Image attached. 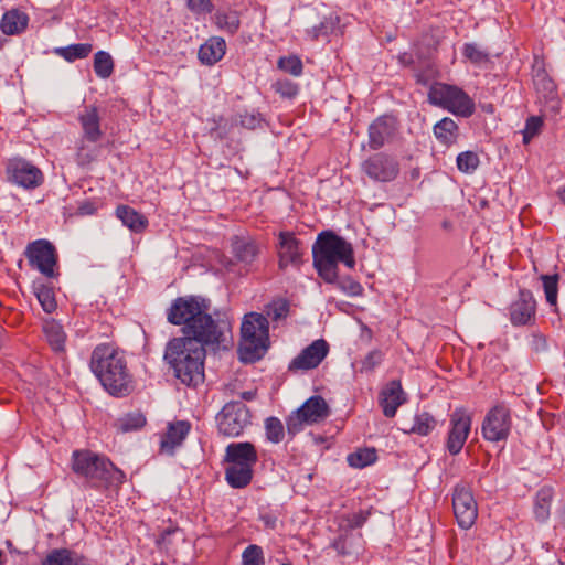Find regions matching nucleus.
Wrapping results in <instances>:
<instances>
[{
  "label": "nucleus",
  "mask_w": 565,
  "mask_h": 565,
  "mask_svg": "<svg viewBox=\"0 0 565 565\" xmlns=\"http://www.w3.org/2000/svg\"><path fill=\"white\" fill-rule=\"evenodd\" d=\"M207 306L198 298H178L168 312V321L175 326L183 324L185 337L198 338L207 344L227 348L231 324L224 319L214 320L207 313Z\"/></svg>",
  "instance_id": "f257e3e1"
},
{
  "label": "nucleus",
  "mask_w": 565,
  "mask_h": 565,
  "mask_svg": "<svg viewBox=\"0 0 565 565\" xmlns=\"http://www.w3.org/2000/svg\"><path fill=\"white\" fill-rule=\"evenodd\" d=\"M205 341L198 338H173L167 344L164 359L181 383L198 386L204 381Z\"/></svg>",
  "instance_id": "f03ea898"
},
{
  "label": "nucleus",
  "mask_w": 565,
  "mask_h": 565,
  "mask_svg": "<svg viewBox=\"0 0 565 565\" xmlns=\"http://www.w3.org/2000/svg\"><path fill=\"white\" fill-rule=\"evenodd\" d=\"M90 367L111 395L126 396L134 390L124 352L113 344L104 343L94 349Z\"/></svg>",
  "instance_id": "7ed1b4c3"
},
{
  "label": "nucleus",
  "mask_w": 565,
  "mask_h": 565,
  "mask_svg": "<svg viewBox=\"0 0 565 565\" xmlns=\"http://www.w3.org/2000/svg\"><path fill=\"white\" fill-rule=\"evenodd\" d=\"M312 254L318 275L328 284L337 281L339 263H343L349 268L355 266L352 245L331 232L319 234Z\"/></svg>",
  "instance_id": "20e7f679"
},
{
  "label": "nucleus",
  "mask_w": 565,
  "mask_h": 565,
  "mask_svg": "<svg viewBox=\"0 0 565 565\" xmlns=\"http://www.w3.org/2000/svg\"><path fill=\"white\" fill-rule=\"evenodd\" d=\"M73 471L85 479L88 487L94 489L118 490L126 480V475L105 456L90 450L73 452Z\"/></svg>",
  "instance_id": "39448f33"
},
{
  "label": "nucleus",
  "mask_w": 565,
  "mask_h": 565,
  "mask_svg": "<svg viewBox=\"0 0 565 565\" xmlns=\"http://www.w3.org/2000/svg\"><path fill=\"white\" fill-rule=\"evenodd\" d=\"M225 479L235 489L247 487L253 479V468L258 461L255 446L250 443H231L225 449Z\"/></svg>",
  "instance_id": "423d86ee"
},
{
  "label": "nucleus",
  "mask_w": 565,
  "mask_h": 565,
  "mask_svg": "<svg viewBox=\"0 0 565 565\" xmlns=\"http://www.w3.org/2000/svg\"><path fill=\"white\" fill-rule=\"evenodd\" d=\"M239 356L243 362L253 363L265 354L268 349V320L257 312L247 313L243 320Z\"/></svg>",
  "instance_id": "0eeeda50"
},
{
  "label": "nucleus",
  "mask_w": 565,
  "mask_h": 565,
  "mask_svg": "<svg viewBox=\"0 0 565 565\" xmlns=\"http://www.w3.org/2000/svg\"><path fill=\"white\" fill-rule=\"evenodd\" d=\"M428 102L462 118L470 117L476 110L473 99L463 89L440 82L430 85Z\"/></svg>",
  "instance_id": "6e6552de"
},
{
  "label": "nucleus",
  "mask_w": 565,
  "mask_h": 565,
  "mask_svg": "<svg viewBox=\"0 0 565 565\" xmlns=\"http://www.w3.org/2000/svg\"><path fill=\"white\" fill-rule=\"evenodd\" d=\"M78 121L82 129V139L77 147L76 161L79 166H87L95 160L97 149L86 145V142L96 143L103 137L100 115L97 106H85L78 114Z\"/></svg>",
  "instance_id": "1a4fd4ad"
},
{
  "label": "nucleus",
  "mask_w": 565,
  "mask_h": 565,
  "mask_svg": "<svg viewBox=\"0 0 565 565\" xmlns=\"http://www.w3.org/2000/svg\"><path fill=\"white\" fill-rule=\"evenodd\" d=\"M330 414L329 405L321 396H311L302 406L292 412L286 419L287 431L295 436L306 425H315L323 422Z\"/></svg>",
  "instance_id": "9d476101"
},
{
  "label": "nucleus",
  "mask_w": 565,
  "mask_h": 565,
  "mask_svg": "<svg viewBox=\"0 0 565 565\" xmlns=\"http://www.w3.org/2000/svg\"><path fill=\"white\" fill-rule=\"evenodd\" d=\"M216 423L222 435L237 437L250 423L249 409L243 402H230L217 414Z\"/></svg>",
  "instance_id": "9b49d317"
},
{
  "label": "nucleus",
  "mask_w": 565,
  "mask_h": 565,
  "mask_svg": "<svg viewBox=\"0 0 565 565\" xmlns=\"http://www.w3.org/2000/svg\"><path fill=\"white\" fill-rule=\"evenodd\" d=\"M25 256L31 267L38 269L47 278L57 276V253L52 243L46 239H38L28 245Z\"/></svg>",
  "instance_id": "f8f14e48"
},
{
  "label": "nucleus",
  "mask_w": 565,
  "mask_h": 565,
  "mask_svg": "<svg viewBox=\"0 0 565 565\" xmlns=\"http://www.w3.org/2000/svg\"><path fill=\"white\" fill-rule=\"evenodd\" d=\"M512 427L510 409L500 404L492 407L482 422V436L489 441L505 440Z\"/></svg>",
  "instance_id": "ddd939ff"
},
{
  "label": "nucleus",
  "mask_w": 565,
  "mask_h": 565,
  "mask_svg": "<svg viewBox=\"0 0 565 565\" xmlns=\"http://www.w3.org/2000/svg\"><path fill=\"white\" fill-rule=\"evenodd\" d=\"M452 509L455 518L462 529H470L478 516V507L471 490L465 486H457L452 494Z\"/></svg>",
  "instance_id": "4468645a"
},
{
  "label": "nucleus",
  "mask_w": 565,
  "mask_h": 565,
  "mask_svg": "<svg viewBox=\"0 0 565 565\" xmlns=\"http://www.w3.org/2000/svg\"><path fill=\"white\" fill-rule=\"evenodd\" d=\"M362 171L373 181L390 182L397 177L399 164L393 157L379 152L363 161Z\"/></svg>",
  "instance_id": "2eb2a0df"
},
{
  "label": "nucleus",
  "mask_w": 565,
  "mask_h": 565,
  "mask_svg": "<svg viewBox=\"0 0 565 565\" xmlns=\"http://www.w3.org/2000/svg\"><path fill=\"white\" fill-rule=\"evenodd\" d=\"M8 179L19 186L35 189L43 182V173L31 162L14 158L7 163Z\"/></svg>",
  "instance_id": "dca6fc26"
},
{
  "label": "nucleus",
  "mask_w": 565,
  "mask_h": 565,
  "mask_svg": "<svg viewBox=\"0 0 565 565\" xmlns=\"http://www.w3.org/2000/svg\"><path fill=\"white\" fill-rule=\"evenodd\" d=\"M471 416L462 408L456 409L450 415V429L448 433L446 448L450 455H458L471 429Z\"/></svg>",
  "instance_id": "f3484780"
},
{
  "label": "nucleus",
  "mask_w": 565,
  "mask_h": 565,
  "mask_svg": "<svg viewBox=\"0 0 565 565\" xmlns=\"http://www.w3.org/2000/svg\"><path fill=\"white\" fill-rule=\"evenodd\" d=\"M329 344L319 339L303 349L289 364V371H308L316 369L327 356Z\"/></svg>",
  "instance_id": "a211bd4d"
},
{
  "label": "nucleus",
  "mask_w": 565,
  "mask_h": 565,
  "mask_svg": "<svg viewBox=\"0 0 565 565\" xmlns=\"http://www.w3.org/2000/svg\"><path fill=\"white\" fill-rule=\"evenodd\" d=\"M536 300L527 289H521L519 297L510 306V320L513 326H527L535 322Z\"/></svg>",
  "instance_id": "6ab92c4d"
},
{
  "label": "nucleus",
  "mask_w": 565,
  "mask_h": 565,
  "mask_svg": "<svg viewBox=\"0 0 565 565\" xmlns=\"http://www.w3.org/2000/svg\"><path fill=\"white\" fill-rule=\"evenodd\" d=\"M303 247L301 242L290 232L279 233L278 257L279 268L298 267L302 263Z\"/></svg>",
  "instance_id": "aec40b11"
},
{
  "label": "nucleus",
  "mask_w": 565,
  "mask_h": 565,
  "mask_svg": "<svg viewBox=\"0 0 565 565\" xmlns=\"http://www.w3.org/2000/svg\"><path fill=\"white\" fill-rule=\"evenodd\" d=\"M397 131V121L390 116L375 119L369 127V146L372 150L381 149L393 140Z\"/></svg>",
  "instance_id": "412c9836"
},
{
  "label": "nucleus",
  "mask_w": 565,
  "mask_h": 565,
  "mask_svg": "<svg viewBox=\"0 0 565 565\" xmlns=\"http://www.w3.org/2000/svg\"><path fill=\"white\" fill-rule=\"evenodd\" d=\"M406 394L402 388L401 381H390L379 394V404L384 416L392 418L401 405L406 402Z\"/></svg>",
  "instance_id": "4be33fe9"
},
{
  "label": "nucleus",
  "mask_w": 565,
  "mask_h": 565,
  "mask_svg": "<svg viewBox=\"0 0 565 565\" xmlns=\"http://www.w3.org/2000/svg\"><path fill=\"white\" fill-rule=\"evenodd\" d=\"M190 428V424L185 420L169 424L168 430L161 439V450L172 454L173 450L185 439Z\"/></svg>",
  "instance_id": "5701e85b"
},
{
  "label": "nucleus",
  "mask_w": 565,
  "mask_h": 565,
  "mask_svg": "<svg viewBox=\"0 0 565 565\" xmlns=\"http://www.w3.org/2000/svg\"><path fill=\"white\" fill-rule=\"evenodd\" d=\"M226 52V42L221 36H212L199 49V60L204 65H214L223 58Z\"/></svg>",
  "instance_id": "b1692460"
},
{
  "label": "nucleus",
  "mask_w": 565,
  "mask_h": 565,
  "mask_svg": "<svg viewBox=\"0 0 565 565\" xmlns=\"http://www.w3.org/2000/svg\"><path fill=\"white\" fill-rule=\"evenodd\" d=\"M116 215L124 223V225H126L132 232L141 233L148 226L147 217L130 206H118L116 210Z\"/></svg>",
  "instance_id": "393cba45"
},
{
  "label": "nucleus",
  "mask_w": 565,
  "mask_h": 565,
  "mask_svg": "<svg viewBox=\"0 0 565 565\" xmlns=\"http://www.w3.org/2000/svg\"><path fill=\"white\" fill-rule=\"evenodd\" d=\"M45 338L55 352H62L65 348L66 334L63 327L55 320H46L43 324Z\"/></svg>",
  "instance_id": "a878e982"
},
{
  "label": "nucleus",
  "mask_w": 565,
  "mask_h": 565,
  "mask_svg": "<svg viewBox=\"0 0 565 565\" xmlns=\"http://www.w3.org/2000/svg\"><path fill=\"white\" fill-rule=\"evenodd\" d=\"M458 130L457 124L448 117L443 118L434 126L435 137L447 147L456 143Z\"/></svg>",
  "instance_id": "bb28decb"
},
{
  "label": "nucleus",
  "mask_w": 565,
  "mask_h": 565,
  "mask_svg": "<svg viewBox=\"0 0 565 565\" xmlns=\"http://www.w3.org/2000/svg\"><path fill=\"white\" fill-rule=\"evenodd\" d=\"M26 24L28 17L24 13L11 10L3 14L0 28L4 34L12 35L23 31Z\"/></svg>",
  "instance_id": "cd10ccee"
},
{
  "label": "nucleus",
  "mask_w": 565,
  "mask_h": 565,
  "mask_svg": "<svg viewBox=\"0 0 565 565\" xmlns=\"http://www.w3.org/2000/svg\"><path fill=\"white\" fill-rule=\"evenodd\" d=\"M214 21L220 30H223L231 35H234L241 26L237 11H217L214 14Z\"/></svg>",
  "instance_id": "c85d7f7f"
},
{
  "label": "nucleus",
  "mask_w": 565,
  "mask_h": 565,
  "mask_svg": "<svg viewBox=\"0 0 565 565\" xmlns=\"http://www.w3.org/2000/svg\"><path fill=\"white\" fill-rule=\"evenodd\" d=\"M235 256L246 264L252 263L258 254V246L254 241L236 237L233 242Z\"/></svg>",
  "instance_id": "c756f323"
},
{
  "label": "nucleus",
  "mask_w": 565,
  "mask_h": 565,
  "mask_svg": "<svg viewBox=\"0 0 565 565\" xmlns=\"http://www.w3.org/2000/svg\"><path fill=\"white\" fill-rule=\"evenodd\" d=\"M552 498L553 490L548 487H544L537 491L534 504V514L536 520L540 522H544L550 516Z\"/></svg>",
  "instance_id": "7c9ffc66"
},
{
  "label": "nucleus",
  "mask_w": 565,
  "mask_h": 565,
  "mask_svg": "<svg viewBox=\"0 0 565 565\" xmlns=\"http://www.w3.org/2000/svg\"><path fill=\"white\" fill-rule=\"evenodd\" d=\"M360 543L361 535L344 533L333 541L332 547L338 552L339 555L344 556L356 552Z\"/></svg>",
  "instance_id": "2f4dec72"
},
{
  "label": "nucleus",
  "mask_w": 565,
  "mask_h": 565,
  "mask_svg": "<svg viewBox=\"0 0 565 565\" xmlns=\"http://www.w3.org/2000/svg\"><path fill=\"white\" fill-rule=\"evenodd\" d=\"M377 459V455L374 448H363L348 456V463L353 468H364L372 465Z\"/></svg>",
  "instance_id": "473e14b6"
},
{
  "label": "nucleus",
  "mask_w": 565,
  "mask_h": 565,
  "mask_svg": "<svg viewBox=\"0 0 565 565\" xmlns=\"http://www.w3.org/2000/svg\"><path fill=\"white\" fill-rule=\"evenodd\" d=\"M94 71L100 78H108L114 72V61L109 53L98 51L94 56Z\"/></svg>",
  "instance_id": "72a5a7b5"
},
{
  "label": "nucleus",
  "mask_w": 565,
  "mask_h": 565,
  "mask_svg": "<svg viewBox=\"0 0 565 565\" xmlns=\"http://www.w3.org/2000/svg\"><path fill=\"white\" fill-rule=\"evenodd\" d=\"M146 424V418L141 413H130L126 414L122 417L116 420V428L119 431L127 433L131 430H137Z\"/></svg>",
  "instance_id": "f704fd0d"
},
{
  "label": "nucleus",
  "mask_w": 565,
  "mask_h": 565,
  "mask_svg": "<svg viewBox=\"0 0 565 565\" xmlns=\"http://www.w3.org/2000/svg\"><path fill=\"white\" fill-rule=\"evenodd\" d=\"M93 50V45L89 43L72 44L66 47L57 50V53L68 62H73L78 58H85L89 55Z\"/></svg>",
  "instance_id": "c9c22d12"
},
{
  "label": "nucleus",
  "mask_w": 565,
  "mask_h": 565,
  "mask_svg": "<svg viewBox=\"0 0 565 565\" xmlns=\"http://www.w3.org/2000/svg\"><path fill=\"white\" fill-rule=\"evenodd\" d=\"M35 296L46 313L55 311L57 303L55 300L54 290L45 285H39L35 288Z\"/></svg>",
  "instance_id": "e433bc0d"
},
{
  "label": "nucleus",
  "mask_w": 565,
  "mask_h": 565,
  "mask_svg": "<svg viewBox=\"0 0 565 565\" xmlns=\"http://www.w3.org/2000/svg\"><path fill=\"white\" fill-rule=\"evenodd\" d=\"M435 418L428 413H422L415 416L414 424L411 426L409 431L420 436H426L435 428Z\"/></svg>",
  "instance_id": "4c0bfd02"
},
{
  "label": "nucleus",
  "mask_w": 565,
  "mask_h": 565,
  "mask_svg": "<svg viewBox=\"0 0 565 565\" xmlns=\"http://www.w3.org/2000/svg\"><path fill=\"white\" fill-rule=\"evenodd\" d=\"M544 294L547 303L553 307L557 306V294H558V275H542Z\"/></svg>",
  "instance_id": "58836bf2"
},
{
  "label": "nucleus",
  "mask_w": 565,
  "mask_h": 565,
  "mask_svg": "<svg viewBox=\"0 0 565 565\" xmlns=\"http://www.w3.org/2000/svg\"><path fill=\"white\" fill-rule=\"evenodd\" d=\"M289 313V303L285 299H276L266 306V315L273 321L286 319Z\"/></svg>",
  "instance_id": "ea45409f"
},
{
  "label": "nucleus",
  "mask_w": 565,
  "mask_h": 565,
  "mask_svg": "<svg viewBox=\"0 0 565 565\" xmlns=\"http://www.w3.org/2000/svg\"><path fill=\"white\" fill-rule=\"evenodd\" d=\"M42 565H78L67 550H55L42 562Z\"/></svg>",
  "instance_id": "a19ab883"
},
{
  "label": "nucleus",
  "mask_w": 565,
  "mask_h": 565,
  "mask_svg": "<svg viewBox=\"0 0 565 565\" xmlns=\"http://www.w3.org/2000/svg\"><path fill=\"white\" fill-rule=\"evenodd\" d=\"M463 56L475 65H482L489 62V54L477 44L467 43L463 46Z\"/></svg>",
  "instance_id": "79ce46f5"
},
{
  "label": "nucleus",
  "mask_w": 565,
  "mask_h": 565,
  "mask_svg": "<svg viewBox=\"0 0 565 565\" xmlns=\"http://www.w3.org/2000/svg\"><path fill=\"white\" fill-rule=\"evenodd\" d=\"M242 565H265L263 548L256 544L248 545L242 554Z\"/></svg>",
  "instance_id": "37998d69"
},
{
  "label": "nucleus",
  "mask_w": 565,
  "mask_h": 565,
  "mask_svg": "<svg viewBox=\"0 0 565 565\" xmlns=\"http://www.w3.org/2000/svg\"><path fill=\"white\" fill-rule=\"evenodd\" d=\"M266 436L271 443H279L282 440L285 431L284 425L277 417H269L265 422Z\"/></svg>",
  "instance_id": "c03bdc74"
},
{
  "label": "nucleus",
  "mask_w": 565,
  "mask_h": 565,
  "mask_svg": "<svg viewBox=\"0 0 565 565\" xmlns=\"http://www.w3.org/2000/svg\"><path fill=\"white\" fill-rule=\"evenodd\" d=\"M479 166L478 154L472 151H465L457 157V167L460 171L469 173Z\"/></svg>",
  "instance_id": "a18cd8bd"
},
{
  "label": "nucleus",
  "mask_w": 565,
  "mask_h": 565,
  "mask_svg": "<svg viewBox=\"0 0 565 565\" xmlns=\"http://www.w3.org/2000/svg\"><path fill=\"white\" fill-rule=\"evenodd\" d=\"M278 67L294 76L301 75L303 68L301 60L297 56L280 57L278 61Z\"/></svg>",
  "instance_id": "49530a36"
},
{
  "label": "nucleus",
  "mask_w": 565,
  "mask_h": 565,
  "mask_svg": "<svg viewBox=\"0 0 565 565\" xmlns=\"http://www.w3.org/2000/svg\"><path fill=\"white\" fill-rule=\"evenodd\" d=\"M543 119L539 116H531L526 119L523 130V142L527 145L542 129Z\"/></svg>",
  "instance_id": "de8ad7c7"
},
{
  "label": "nucleus",
  "mask_w": 565,
  "mask_h": 565,
  "mask_svg": "<svg viewBox=\"0 0 565 565\" xmlns=\"http://www.w3.org/2000/svg\"><path fill=\"white\" fill-rule=\"evenodd\" d=\"M383 361V353L380 350H373L361 361V373H370Z\"/></svg>",
  "instance_id": "09e8293b"
},
{
  "label": "nucleus",
  "mask_w": 565,
  "mask_h": 565,
  "mask_svg": "<svg viewBox=\"0 0 565 565\" xmlns=\"http://www.w3.org/2000/svg\"><path fill=\"white\" fill-rule=\"evenodd\" d=\"M335 282L338 287L349 296H361L363 294L362 285L351 277H344Z\"/></svg>",
  "instance_id": "8fccbe9b"
},
{
  "label": "nucleus",
  "mask_w": 565,
  "mask_h": 565,
  "mask_svg": "<svg viewBox=\"0 0 565 565\" xmlns=\"http://www.w3.org/2000/svg\"><path fill=\"white\" fill-rule=\"evenodd\" d=\"M274 89L276 93L281 95L282 97L291 98L298 94L297 84L292 83L289 79H279L274 84Z\"/></svg>",
  "instance_id": "3c124183"
},
{
  "label": "nucleus",
  "mask_w": 565,
  "mask_h": 565,
  "mask_svg": "<svg viewBox=\"0 0 565 565\" xmlns=\"http://www.w3.org/2000/svg\"><path fill=\"white\" fill-rule=\"evenodd\" d=\"M334 28L332 19H324L318 26L312 28L308 31V34L312 40H318L319 36H327Z\"/></svg>",
  "instance_id": "603ef678"
},
{
  "label": "nucleus",
  "mask_w": 565,
  "mask_h": 565,
  "mask_svg": "<svg viewBox=\"0 0 565 565\" xmlns=\"http://www.w3.org/2000/svg\"><path fill=\"white\" fill-rule=\"evenodd\" d=\"M188 7L195 14L210 13L213 10V4L210 0H188Z\"/></svg>",
  "instance_id": "864d4df0"
},
{
  "label": "nucleus",
  "mask_w": 565,
  "mask_h": 565,
  "mask_svg": "<svg viewBox=\"0 0 565 565\" xmlns=\"http://www.w3.org/2000/svg\"><path fill=\"white\" fill-rule=\"evenodd\" d=\"M260 122V119L256 115H242L241 116V125L248 129L256 128Z\"/></svg>",
  "instance_id": "5fc2aeb1"
},
{
  "label": "nucleus",
  "mask_w": 565,
  "mask_h": 565,
  "mask_svg": "<svg viewBox=\"0 0 565 565\" xmlns=\"http://www.w3.org/2000/svg\"><path fill=\"white\" fill-rule=\"evenodd\" d=\"M428 73L429 74H425V73L417 74L416 75L417 83L427 85L429 83V81L435 76V71L434 70H429Z\"/></svg>",
  "instance_id": "6e6d98bb"
},
{
  "label": "nucleus",
  "mask_w": 565,
  "mask_h": 565,
  "mask_svg": "<svg viewBox=\"0 0 565 565\" xmlns=\"http://www.w3.org/2000/svg\"><path fill=\"white\" fill-rule=\"evenodd\" d=\"M557 195L561 202L565 205V185L558 189Z\"/></svg>",
  "instance_id": "4d7b16f0"
},
{
  "label": "nucleus",
  "mask_w": 565,
  "mask_h": 565,
  "mask_svg": "<svg viewBox=\"0 0 565 565\" xmlns=\"http://www.w3.org/2000/svg\"><path fill=\"white\" fill-rule=\"evenodd\" d=\"M362 523H363V520H362V519H360L359 516H354V522H353V524H352V527H353V526H356V527H358V526H361V525H362Z\"/></svg>",
  "instance_id": "13d9d810"
},
{
  "label": "nucleus",
  "mask_w": 565,
  "mask_h": 565,
  "mask_svg": "<svg viewBox=\"0 0 565 565\" xmlns=\"http://www.w3.org/2000/svg\"><path fill=\"white\" fill-rule=\"evenodd\" d=\"M546 86H547V88H552V86H553L552 82L551 81H546Z\"/></svg>",
  "instance_id": "bf43d9fd"
},
{
  "label": "nucleus",
  "mask_w": 565,
  "mask_h": 565,
  "mask_svg": "<svg viewBox=\"0 0 565 565\" xmlns=\"http://www.w3.org/2000/svg\"><path fill=\"white\" fill-rule=\"evenodd\" d=\"M563 519H564V521H565V510L563 511Z\"/></svg>",
  "instance_id": "052dcab7"
},
{
  "label": "nucleus",
  "mask_w": 565,
  "mask_h": 565,
  "mask_svg": "<svg viewBox=\"0 0 565 565\" xmlns=\"http://www.w3.org/2000/svg\"><path fill=\"white\" fill-rule=\"evenodd\" d=\"M281 565H291L290 563H285V564H281Z\"/></svg>",
  "instance_id": "680f3d73"
}]
</instances>
